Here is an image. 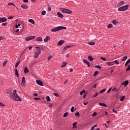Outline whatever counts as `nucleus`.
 Here are the masks:
<instances>
[{"label":"nucleus","instance_id":"nucleus-44","mask_svg":"<svg viewBox=\"0 0 130 130\" xmlns=\"http://www.w3.org/2000/svg\"><path fill=\"white\" fill-rule=\"evenodd\" d=\"M53 56L52 55H50L48 57V60L49 61L50 60V59H51V58H52Z\"/></svg>","mask_w":130,"mask_h":130},{"label":"nucleus","instance_id":"nucleus-56","mask_svg":"<svg viewBox=\"0 0 130 130\" xmlns=\"http://www.w3.org/2000/svg\"><path fill=\"white\" fill-rule=\"evenodd\" d=\"M75 115L76 116H80V113H79V112L76 113Z\"/></svg>","mask_w":130,"mask_h":130},{"label":"nucleus","instance_id":"nucleus-64","mask_svg":"<svg viewBox=\"0 0 130 130\" xmlns=\"http://www.w3.org/2000/svg\"><path fill=\"white\" fill-rule=\"evenodd\" d=\"M4 39V37H0V41L3 40Z\"/></svg>","mask_w":130,"mask_h":130},{"label":"nucleus","instance_id":"nucleus-52","mask_svg":"<svg viewBox=\"0 0 130 130\" xmlns=\"http://www.w3.org/2000/svg\"><path fill=\"white\" fill-rule=\"evenodd\" d=\"M95 68H96V69H101V67L99 65H96L95 66Z\"/></svg>","mask_w":130,"mask_h":130},{"label":"nucleus","instance_id":"nucleus-50","mask_svg":"<svg viewBox=\"0 0 130 130\" xmlns=\"http://www.w3.org/2000/svg\"><path fill=\"white\" fill-rule=\"evenodd\" d=\"M53 95H54V96H55L56 97H59V95L58 93H54Z\"/></svg>","mask_w":130,"mask_h":130},{"label":"nucleus","instance_id":"nucleus-39","mask_svg":"<svg viewBox=\"0 0 130 130\" xmlns=\"http://www.w3.org/2000/svg\"><path fill=\"white\" fill-rule=\"evenodd\" d=\"M112 27H113V25H112V24H109L108 25V28H112Z\"/></svg>","mask_w":130,"mask_h":130},{"label":"nucleus","instance_id":"nucleus-18","mask_svg":"<svg viewBox=\"0 0 130 130\" xmlns=\"http://www.w3.org/2000/svg\"><path fill=\"white\" fill-rule=\"evenodd\" d=\"M24 72L25 74H27V73H29V69H28L27 67H25L24 68Z\"/></svg>","mask_w":130,"mask_h":130},{"label":"nucleus","instance_id":"nucleus-59","mask_svg":"<svg viewBox=\"0 0 130 130\" xmlns=\"http://www.w3.org/2000/svg\"><path fill=\"white\" fill-rule=\"evenodd\" d=\"M38 55H39L35 54L34 55V57H35V58H37L38 57Z\"/></svg>","mask_w":130,"mask_h":130},{"label":"nucleus","instance_id":"nucleus-63","mask_svg":"<svg viewBox=\"0 0 130 130\" xmlns=\"http://www.w3.org/2000/svg\"><path fill=\"white\" fill-rule=\"evenodd\" d=\"M86 96H87V94H86V93H85V94L83 95V98H84V99L86 98Z\"/></svg>","mask_w":130,"mask_h":130},{"label":"nucleus","instance_id":"nucleus-55","mask_svg":"<svg viewBox=\"0 0 130 130\" xmlns=\"http://www.w3.org/2000/svg\"><path fill=\"white\" fill-rule=\"evenodd\" d=\"M34 99H35V100H37V101L41 100V99L40 98H35Z\"/></svg>","mask_w":130,"mask_h":130},{"label":"nucleus","instance_id":"nucleus-16","mask_svg":"<svg viewBox=\"0 0 130 130\" xmlns=\"http://www.w3.org/2000/svg\"><path fill=\"white\" fill-rule=\"evenodd\" d=\"M118 21L116 20H114L112 21V24H113V25H114L115 26H116V25H117V24H118Z\"/></svg>","mask_w":130,"mask_h":130},{"label":"nucleus","instance_id":"nucleus-28","mask_svg":"<svg viewBox=\"0 0 130 130\" xmlns=\"http://www.w3.org/2000/svg\"><path fill=\"white\" fill-rule=\"evenodd\" d=\"M127 59V56H125L123 58L121 59L122 61H124Z\"/></svg>","mask_w":130,"mask_h":130},{"label":"nucleus","instance_id":"nucleus-41","mask_svg":"<svg viewBox=\"0 0 130 130\" xmlns=\"http://www.w3.org/2000/svg\"><path fill=\"white\" fill-rule=\"evenodd\" d=\"M114 91H115V92H117V91H118V89H116V87H114L113 89L112 90V91L114 92Z\"/></svg>","mask_w":130,"mask_h":130},{"label":"nucleus","instance_id":"nucleus-12","mask_svg":"<svg viewBox=\"0 0 130 130\" xmlns=\"http://www.w3.org/2000/svg\"><path fill=\"white\" fill-rule=\"evenodd\" d=\"M50 40V37L47 36L46 38L44 39V42H48V41Z\"/></svg>","mask_w":130,"mask_h":130},{"label":"nucleus","instance_id":"nucleus-36","mask_svg":"<svg viewBox=\"0 0 130 130\" xmlns=\"http://www.w3.org/2000/svg\"><path fill=\"white\" fill-rule=\"evenodd\" d=\"M7 62H8V60H5L3 62V67H6V65L7 64Z\"/></svg>","mask_w":130,"mask_h":130},{"label":"nucleus","instance_id":"nucleus-23","mask_svg":"<svg viewBox=\"0 0 130 130\" xmlns=\"http://www.w3.org/2000/svg\"><path fill=\"white\" fill-rule=\"evenodd\" d=\"M77 124H78V122H75L73 124V128H77Z\"/></svg>","mask_w":130,"mask_h":130},{"label":"nucleus","instance_id":"nucleus-34","mask_svg":"<svg viewBox=\"0 0 130 130\" xmlns=\"http://www.w3.org/2000/svg\"><path fill=\"white\" fill-rule=\"evenodd\" d=\"M113 62H115V63H116V64H119V61H118L117 60H115L113 61Z\"/></svg>","mask_w":130,"mask_h":130},{"label":"nucleus","instance_id":"nucleus-46","mask_svg":"<svg viewBox=\"0 0 130 130\" xmlns=\"http://www.w3.org/2000/svg\"><path fill=\"white\" fill-rule=\"evenodd\" d=\"M83 62H84V63H86V64L89 62V61H88L87 60H86V59H84L83 60Z\"/></svg>","mask_w":130,"mask_h":130},{"label":"nucleus","instance_id":"nucleus-62","mask_svg":"<svg viewBox=\"0 0 130 130\" xmlns=\"http://www.w3.org/2000/svg\"><path fill=\"white\" fill-rule=\"evenodd\" d=\"M70 73H73V69L71 68L70 70H69Z\"/></svg>","mask_w":130,"mask_h":130},{"label":"nucleus","instance_id":"nucleus-49","mask_svg":"<svg viewBox=\"0 0 130 130\" xmlns=\"http://www.w3.org/2000/svg\"><path fill=\"white\" fill-rule=\"evenodd\" d=\"M11 5L14 6V7H16V5H15V4L13 3H10L8 4V6H11Z\"/></svg>","mask_w":130,"mask_h":130},{"label":"nucleus","instance_id":"nucleus-7","mask_svg":"<svg viewBox=\"0 0 130 130\" xmlns=\"http://www.w3.org/2000/svg\"><path fill=\"white\" fill-rule=\"evenodd\" d=\"M25 84H26V80H25V77H22L21 81L22 87H25Z\"/></svg>","mask_w":130,"mask_h":130},{"label":"nucleus","instance_id":"nucleus-1","mask_svg":"<svg viewBox=\"0 0 130 130\" xmlns=\"http://www.w3.org/2000/svg\"><path fill=\"white\" fill-rule=\"evenodd\" d=\"M10 98L12 99V100H14V101H22V99L19 97V95L17 94V89H14L12 92H11L10 93Z\"/></svg>","mask_w":130,"mask_h":130},{"label":"nucleus","instance_id":"nucleus-61","mask_svg":"<svg viewBox=\"0 0 130 130\" xmlns=\"http://www.w3.org/2000/svg\"><path fill=\"white\" fill-rule=\"evenodd\" d=\"M113 112H114L115 113H117V111H116V110L113 109L112 110Z\"/></svg>","mask_w":130,"mask_h":130},{"label":"nucleus","instance_id":"nucleus-9","mask_svg":"<svg viewBox=\"0 0 130 130\" xmlns=\"http://www.w3.org/2000/svg\"><path fill=\"white\" fill-rule=\"evenodd\" d=\"M7 21H8V19L5 17H0V23H4V22H7Z\"/></svg>","mask_w":130,"mask_h":130},{"label":"nucleus","instance_id":"nucleus-6","mask_svg":"<svg viewBox=\"0 0 130 130\" xmlns=\"http://www.w3.org/2000/svg\"><path fill=\"white\" fill-rule=\"evenodd\" d=\"M35 38H36V37H35V36H32L26 38L25 40L26 41H30V40H33V39H35Z\"/></svg>","mask_w":130,"mask_h":130},{"label":"nucleus","instance_id":"nucleus-43","mask_svg":"<svg viewBox=\"0 0 130 130\" xmlns=\"http://www.w3.org/2000/svg\"><path fill=\"white\" fill-rule=\"evenodd\" d=\"M129 70H130V64H128V67L126 69V72H128V71H129Z\"/></svg>","mask_w":130,"mask_h":130},{"label":"nucleus","instance_id":"nucleus-37","mask_svg":"<svg viewBox=\"0 0 130 130\" xmlns=\"http://www.w3.org/2000/svg\"><path fill=\"white\" fill-rule=\"evenodd\" d=\"M68 115H69V112H66L63 114V117H67L68 116Z\"/></svg>","mask_w":130,"mask_h":130},{"label":"nucleus","instance_id":"nucleus-54","mask_svg":"<svg viewBox=\"0 0 130 130\" xmlns=\"http://www.w3.org/2000/svg\"><path fill=\"white\" fill-rule=\"evenodd\" d=\"M0 106H2V107H5V104L0 102Z\"/></svg>","mask_w":130,"mask_h":130},{"label":"nucleus","instance_id":"nucleus-40","mask_svg":"<svg viewBox=\"0 0 130 130\" xmlns=\"http://www.w3.org/2000/svg\"><path fill=\"white\" fill-rule=\"evenodd\" d=\"M96 115H97V112H94L92 114V116L93 117H95V116H96Z\"/></svg>","mask_w":130,"mask_h":130},{"label":"nucleus","instance_id":"nucleus-22","mask_svg":"<svg viewBox=\"0 0 130 130\" xmlns=\"http://www.w3.org/2000/svg\"><path fill=\"white\" fill-rule=\"evenodd\" d=\"M99 105L100 106H103V107H107V106L106 105V104L104 103H100Z\"/></svg>","mask_w":130,"mask_h":130},{"label":"nucleus","instance_id":"nucleus-45","mask_svg":"<svg viewBox=\"0 0 130 130\" xmlns=\"http://www.w3.org/2000/svg\"><path fill=\"white\" fill-rule=\"evenodd\" d=\"M66 49H68V48H70V47H73V45H67V46H65Z\"/></svg>","mask_w":130,"mask_h":130},{"label":"nucleus","instance_id":"nucleus-35","mask_svg":"<svg viewBox=\"0 0 130 130\" xmlns=\"http://www.w3.org/2000/svg\"><path fill=\"white\" fill-rule=\"evenodd\" d=\"M19 64H20V61H19L16 63L15 68H18V67H19Z\"/></svg>","mask_w":130,"mask_h":130},{"label":"nucleus","instance_id":"nucleus-51","mask_svg":"<svg viewBox=\"0 0 130 130\" xmlns=\"http://www.w3.org/2000/svg\"><path fill=\"white\" fill-rule=\"evenodd\" d=\"M74 109H75V107L74 106L72 107L71 109V112H74Z\"/></svg>","mask_w":130,"mask_h":130},{"label":"nucleus","instance_id":"nucleus-58","mask_svg":"<svg viewBox=\"0 0 130 130\" xmlns=\"http://www.w3.org/2000/svg\"><path fill=\"white\" fill-rule=\"evenodd\" d=\"M8 25V23H3L2 24V26H7Z\"/></svg>","mask_w":130,"mask_h":130},{"label":"nucleus","instance_id":"nucleus-53","mask_svg":"<svg viewBox=\"0 0 130 130\" xmlns=\"http://www.w3.org/2000/svg\"><path fill=\"white\" fill-rule=\"evenodd\" d=\"M99 95V93L98 92H96L94 95H93V97H97L98 95Z\"/></svg>","mask_w":130,"mask_h":130},{"label":"nucleus","instance_id":"nucleus-14","mask_svg":"<svg viewBox=\"0 0 130 130\" xmlns=\"http://www.w3.org/2000/svg\"><path fill=\"white\" fill-rule=\"evenodd\" d=\"M57 15L58 17H59V18H61V19H62V18H63V15H62V14H61V13H60V12H58L57 13Z\"/></svg>","mask_w":130,"mask_h":130},{"label":"nucleus","instance_id":"nucleus-5","mask_svg":"<svg viewBox=\"0 0 130 130\" xmlns=\"http://www.w3.org/2000/svg\"><path fill=\"white\" fill-rule=\"evenodd\" d=\"M36 51L35 52V54H37V55H39L40 53H41V48L39 47H36Z\"/></svg>","mask_w":130,"mask_h":130},{"label":"nucleus","instance_id":"nucleus-10","mask_svg":"<svg viewBox=\"0 0 130 130\" xmlns=\"http://www.w3.org/2000/svg\"><path fill=\"white\" fill-rule=\"evenodd\" d=\"M63 43H64V40H61L58 42V43L57 44V45H58V46H60V45H62Z\"/></svg>","mask_w":130,"mask_h":130},{"label":"nucleus","instance_id":"nucleus-57","mask_svg":"<svg viewBox=\"0 0 130 130\" xmlns=\"http://www.w3.org/2000/svg\"><path fill=\"white\" fill-rule=\"evenodd\" d=\"M13 18H14V16H9L8 17V20H11V19H13Z\"/></svg>","mask_w":130,"mask_h":130},{"label":"nucleus","instance_id":"nucleus-42","mask_svg":"<svg viewBox=\"0 0 130 130\" xmlns=\"http://www.w3.org/2000/svg\"><path fill=\"white\" fill-rule=\"evenodd\" d=\"M66 50H67V49L66 47H64L63 50H62V53H64V52H66Z\"/></svg>","mask_w":130,"mask_h":130},{"label":"nucleus","instance_id":"nucleus-24","mask_svg":"<svg viewBox=\"0 0 130 130\" xmlns=\"http://www.w3.org/2000/svg\"><path fill=\"white\" fill-rule=\"evenodd\" d=\"M107 64H108V66H113V61L112 62H106Z\"/></svg>","mask_w":130,"mask_h":130},{"label":"nucleus","instance_id":"nucleus-38","mask_svg":"<svg viewBox=\"0 0 130 130\" xmlns=\"http://www.w3.org/2000/svg\"><path fill=\"white\" fill-rule=\"evenodd\" d=\"M45 14H46V11L45 10H43V11H42L41 14L43 15V16H44Z\"/></svg>","mask_w":130,"mask_h":130},{"label":"nucleus","instance_id":"nucleus-60","mask_svg":"<svg viewBox=\"0 0 130 130\" xmlns=\"http://www.w3.org/2000/svg\"><path fill=\"white\" fill-rule=\"evenodd\" d=\"M111 89H112L111 87L109 89V90H108L107 93H110V91H111Z\"/></svg>","mask_w":130,"mask_h":130},{"label":"nucleus","instance_id":"nucleus-3","mask_svg":"<svg viewBox=\"0 0 130 130\" xmlns=\"http://www.w3.org/2000/svg\"><path fill=\"white\" fill-rule=\"evenodd\" d=\"M60 10L62 13L64 14H73V11L66 8H60Z\"/></svg>","mask_w":130,"mask_h":130},{"label":"nucleus","instance_id":"nucleus-4","mask_svg":"<svg viewBox=\"0 0 130 130\" xmlns=\"http://www.w3.org/2000/svg\"><path fill=\"white\" fill-rule=\"evenodd\" d=\"M128 7H129L128 5L122 6L118 9V11L119 12L126 11V10L128 9Z\"/></svg>","mask_w":130,"mask_h":130},{"label":"nucleus","instance_id":"nucleus-11","mask_svg":"<svg viewBox=\"0 0 130 130\" xmlns=\"http://www.w3.org/2000/svg\"><path fill=\"white\" fill-rule=\"evenodd\" d=\"M122 86H124V87H126V86H127V85H128V81L126 80L125 81H124V82H123L122 83Z\"/></svg>","mask_w":130,"mask_h":130},{"label":"nucleus","instance_id":"nucleus-33","mask_svg":"<svg viewBox=\"0 0 130 130\" xmlns=\"http://www.w3.org/2000/svg\"><path fill=\"white\" fill-rule=\"evenodd\" d=\"M88 44H89V45H90V46L94 45L95 44V42H88Z\"/></svg>","mask_w":130,"mask_h":130},{"label":"nucleus","instance_id":"nucleus-48","mask_svg":"<svg viewBox=\"0 0 130 130\" xmlns=\"http://www.w3.org/2000/svg\"><path fill=\"white\" fill-rule=\"evenodd\" d=\"M101 59H102V60H104V61H106L107 60L106 58L103 57H101Z\"/></svg>","mask_w":130,"mask_h":130},{"label":"nucleus","instance_id":"nucleus-31","mask_svg":"<svg viewBox=\"0 0 130 130\" xmlns=\"http://www.w3.org/2000/svg\"><path fill=\"white\" fill-rule=\"evenodd\" d=\"M99 74V71H95L93 74V77H96Z\"/></svg>","mask_w":130,"mask_h":130},{"label":"nucleus","instance_id":"nucleus-17","mask_svg":"<svg viewBox=\"0 0 130 130\" xmlns=\"http://www.w3.org/2000/svg\"><path fill=\"white\" fill-rule=\"evenodd\" d=\"M36 40L37 41H40V42L43 41V39H42V38L41 37L36 38Z\"/></svg>","mask_w":130,"mask_h":130},{"label":"nucleus","instance_id":"nucleus-2","mask_svg":"<svg viewBox=\"0 0 130 130\" xmlns=\"http://www.w3.org/2000/svg\"><path fill=\"white\" fill-rule=\"evenodd\" d=\"M64 29H67V27L64 26H57L52 28L51 31V32H57V31H59L60 30H64Z\"/></svg>","mask_w":130,"mask_h":130},{"label":"nucleus","instance_id":"nucleus-20","mask_svg":"<svg viewBox=\"0 0 130 130\" xmlns=\"http://www.w3.org/2000/svg\"><path fill=\"white\" fill-rule=\"evenodd\" d=\"M28 22L32 24V25H35V21L33 19H29Z\"/></svg>","mask_w":130,"mask_h":130},{"label":"nucleus","instance_id":"nucleus-13","mask_svg":"<svg viewBox=\"0 0 130 130\" xmlns=\"http://www.w3.org/2000/svg\"><path fill=\"white\" fill-rule=\"evenodd\" d=\"M124 4H125L124 1H121L118 4V7H121V6H123Z\"/></svg>","mask_w":130,"mask_h":130},{"label":"nucleus","instance_id":"nucleus-15","mask_svg":"<svg viewBox=\"0 0 130 130\" xmlns=\"http://www.w3.org/2000/svg\"><path fill=\"white\" fill-rule=\"evenodd\" d=\"M21 7L22 8V9H28L29 8V6H28V5H21Z\"/></svg>","mask_w":130,"mask_h":130},{"label":"nucleus","instance_id":"nucleus-26","mask_svg":"<svg viewBox=\"0 0 130 130\" xmlns=\"http://www.w3.org/2000/svg\"><path fill=\"white\" fill-rule=\"evenodd\" d=\"M105 91H106V89L104 88L102 90L100 91L99 94H102V93H104V92H105Z\"/></svg>","mask_w":130,"mask_h":130},{"label":"nucleus","instance_id":"nucleus-8","mask_svg":"<svg viewBox=\"0 0 130 130\" xmlns=\"http://www.w3.org/2000/svg\"><path fill=\"white\" fill-rule=\"evenodd\" d=\"M36 83L37 84V85H39V86H44L43 82L40 81V80H36Z\"/></svg>","mask_w":130,"mask_h":130},{"label":"nucleus","instance_id":"nucleus-30","mask_svg":"<svg viewBox=\"0 0 130 130\" xmlns=\"http://www.w3.org/2000/svg\"><path fill=\"white\" fill-rule=\"evenodd\" d=\"M130 62V58H129L126 62L125 64V67H126V66H127V64H128Z\"/></svg>","mask_w":130,"mask_h":130},{"label":"nucleus","instance_id":"nucleus-21","mask_svg":"<svg viewBox=\"0 0 130 130\" xmlns=\"http://www.w3.org/2000/svg\"><path fill=\"white\" fill-rule=\"evenodd\" d=\"M15 73L16 76L19 77V72H18V70L17 69V68L15 69Z\"/></svg>","mask_w":130,"mask_h":130},{"label":"nucleus","instance_id":"nucleus-29","mask_svg":"<svg viewBox=\"0 0 130 130\" xmlns=\"http://www.w3.org/2000/svg\"><path fill=\"white\" fill-rule=\"evenodd\" d=\"M85 92H86V90L85 89H83L82 91H81L80 92V95H81V96H82V95H83Z\"/></svg>","mask_w":130,"mask_h":130},{"label":"nucleus","instance_id":"nucleus-32","mask_svg":"<svg viewBox=\"0 0 130 130\" xmlns=\"http://www.w3.org/2000/svg\"><path fill=\"white\" fill-rule=\"evenodd\" d=\"M125 99V96L122 95L120 100V101H123L124 99Z\"/></svg>","mask_w":130,"mask_h":130},{"label":"nucleus","instance_id":"nucleus-47","mask_svg":"<svg viewBox=\"0 0 130 130\" xmlns=\"http://www.w3.org/2000/svg\"><path fill=\"white\" fill-rule=\"evenodd\" d=\"M20 26H21V24H16V25H15V28H16V29H18V28H19V27H20Z\"/></svg>","mask_w":130,"mask_h":130},{"label":"nucleus","instance_id":"nucleus-27","mask_svg":"<svg viewBox=\"0 0 130 130\" xmlns=\"http://www.w3.org/2000/svg\"><path fill=\"white\" fill-rule=\"evenodd\" d=\"M46 99L47 100V101H48V102H50L51 101V99H50V97H49V96H47L46 98Z\"/></svg>","mask_w":130,"mask_h":130},{"label":"nucleus","instance_id":"nucleus-25","mask_svg":"<svg viewBox=\"0 0 130 130\" xmlns=\"http://www.w3.org/2000/svg\"><path fill=\"white\" fill-rule=\"evenodd\" d=\"M88 58L90 61L94 60V58H93V57L91 55L88 56Z\"/></svg>","mask_w":130,"mask_h":130},{"label":"nucleus","instance_id":"nucleus-19","mask_svg":"<svg viewBox=\"0 0 130 130\" xmlns=\"http://www.w3.org/2000/svg\"><path fill=\"white\" fill-rule=\"evenodd\" d=\"M67 63H68L67 62H62V64L61 65V68H64V67L67 66Z\"/></svg>","mask_w":130,"mask_h":130}]
</instances>
